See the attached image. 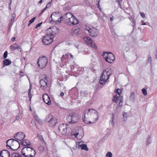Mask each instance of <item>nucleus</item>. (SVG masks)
Wrapping results in <instances>:
<instances>
[{"label": "nucleus", "mask_w": 157, "mask_h": 157, "mask_svg": "<svg viewBox=\"0 0 157 157\" xmlns=\"http://www.w3.org/2000/svg\"><path fill=\"white\" fill-rule=\"evenodd\" d=\"M83 121L86 124L94 123L97 122L99 117L98 112L93 109L85 110L82 114Z\"/></svg>", "instance_id": "nucleus-1"}, {"label": "nucleus", "mask_w": 157, "mask_h": 157, "mask_svg": "<svg viewBox=\"0 0 157 157\" xmlns=\"http://www.w3.org/2000/svg\"><path fill=\"white\" fill-rule=\"evenodd\" d=\"M112 69L110 68H107L103 70L100 77V84L102 85L105 84L112 74Z\"/></svg>", "instance_id": "nucleus-2"}, {"label": "nucleus", "mask_w": 157, "mask_h": 157, "mask_svg": "<svg viewBox=\"0 0 157 157\" xmlns=\"http://www.w3.org/2000/svg\"><path fill=\"white\" fill-rule=\"evenodd\" d=\"M22 154L25 157H34L36 155L35 151L30 147H25L21 150Z\"/></svg>", "instance_id": "nucleus-3"}, {"label": "nucleus", "mask_w": 157, "mask_h": 157, "mask_svg": "<svg viewBox=\"0 0 157 157\" xmlns=\"http://www.w3.org/2000/svg\"><path fill=\"white\" fill-rule=\"evenodd\" d=\"M79 118V116L78 114L72 113L67 116V120L69 123L75 124L78 121Z\"/></svg>", "instance_id": "nucleus-4"}, {"label": "nucleus", "mask_w": 157, "mask_h": 157, "mask_svg": "<svg viewBox=\"0 0 157 157\" xmlns=\"http://www.w3.org/2000/svg\"><path fill=\"white\" fill-rule=\"evenodd\" d=\"M47 63V58L45 56H42L38 58L37 64L38 67L42 69L45 67Z\"/></svg>", "instance_id": "nucleus-5"}, {"label": "nucleus", "mask_w": 157, "mask_h": 157, "mask_svg": "<svg viewBox=\"0 0 157 157\" xmlns=\"http://www.w3.org/2000/svg\"><path fill=\"white\" fill-rule=\"evenodd\" d=\"M46 122L49 123V125L51 127L54 126L57 122V119L56 118H54L51 114L48 115L45 119Z\"/></svg>", "instance_id": "nucleus-6"}, {"label": "nucleus", "mask_w": 157, "mask_h": 157, "mask_svg": "<svg viewBox=\"0 0 157 157\" xmlns=\"http://www.w3.org/2000/svg\"><path fill=\"white\" fill-rule=\"evenodd\" d=\"M103 56L105 61L109 63H111L115 60L114 56L111 52H104Z\"/></svg>", "instance_id": "nucleus-7"}, {"label": "nucleus", "mask_w": 157, "mask_h": 157, "mask_svg": "<svg viewBox=\"0 0 157 157\" xmlns=\"http://www.w3.org/2000/svg\"><path fill=\"white\" fill-rule=\"evenodd\" d=\"M42 41L43 44L44 45H48L51 44L53 41V38L50 36L49 34L43 36Z\"/></svg>", "instance_id": "nucleus-8"}, {"label": "nucleus", "mask_w": 157, "mask_h": 157, "mask_svg": "<svg viewBox=\"0 0 157 157\" xmlns=\"http://www.w3.org/2000/svg\"><path fill=\"white\" fill-rule=\"evenodd\" d=\"M72 16V14L70 12L67 13L63 15V16L61 17V18L65 24L68 23L70 21L69 20L70 18Z\"/></svg>", "instance_id": "nucleus-9"}, {"label": "nucleus", "mask_w": 157, "mask_h": 157, "mask_svg": "<svg viewBox=\"0 0 157 157\" xmlns=\"http://www.w3.org/2000/svg\"><path fill=\"white\" fill-rule=\"evenodd\" d=\"M10 49L11 51H14L17 49L19 51L21 52L22 48L21 46L19 44L16 43L11 45L10 46Z\"/></svg>", "instance_id": "nucleus-10"}, {"label": "nucleus", "mask_w": 157, "mask_h": 157, "mask_svg": "<svg viewBox=\"0 0 157 157\" xmlns=\"http://www.w3.org/2000/svg\"><path fill=\"white\" fill-rule=\"evenodd\" d=\"M58 28L56 27H50L48 29V32H50V35L51 36H55L58 32Z\"/></svg>", "instance_id": "nucleus-11"}, {"label": "nucleus", "mask_w": 157, "mask_h": 157, "mask_svg": "<svg viewBox=\"0 0 157 157\" xmlns=\"http://www.w3.org/2000/svg\"><path fill=\"white\" fill-rule=\"evenodd\" d=\"M25 135L24 133L18 132L16 133L14 137L18 140H21L24 139Z\"/></svg>", "instance_id": "nucleus-12"}, {"label": "nucleus", "mask_w": 157, "mask_h": 157, "mask_svg": "<svg viewBox=\"0 0 157 157\" xmlns=\"http://www.w3.org/2000/svg\"><path fill=\"white\" fill-rule=\"evenodd\" d=\"M89 33L90 35L93 37H96L99 35L98 31L94 27L91 28Z\"/></svg>", "instance_id": "nucleus-13"}, {"label": "nucleus", "mask_w": 157, "mask_h": 157, "mask_svg": "<svg viewBox=\"0 0 157 157\" xmlns=\"http://www.w3.org/2000/svg\"><path fill=\"white\" fill-rule=\"evenodd\" d=\"M69 20L70 21V22L67 23V24L73 25H77L78 23V21L77 19L73 14L72 17L70 18V19Z\"/></svg>", "instance_id": "nucleus-14"}, {"label": "nucleus", "mask_w": 157, "mask_h": 157, "mask_svg": "<svg viewBox=\"0 0 157 157\" xmlns=\"http://www.w3.org/2000/svg\"><path fill=\"white\" fill-rule=\"evenodd\" d=\"M43 98L44 102L48 105L51 104V101L49 96L47 94H44L43 96Z\"/></svg>", "instance_id": "nucleus-15"}, {"label": "nucleus", "mask_w": 157, "mask_h": 157, "mask_svg": "<svg viewBox=\"0 0 157 157\" xmlns=\"http://www.w3.org/2000/svg\"><path fill=\"white\" fill-rule=\"evenodd\" d=\"M47 80L46 77L44 79H41L40 81V87H43L44 89H45L47 86Z\"/></svg>", "instance_id": "nucleus-16"}, {"label": "nucleus", "mask_w": 157, "mask_h": 157, "mask_svg": "<svg viewBox=\"0 0 157 157\" xmlns=\"http://www.w3.org/2000/svg\"><path fill=\"white\" fill-rule=\"evenodd\" d=\"M2 155L3 157H9L10 155V153L6 150H3L0 152V155Z\"/></svg>", "instance_id": "nucleus-17"}, {"label": "nucleus", "mask_w": 157, "mask_h": 157, "mask_svg": "<svg viewBox=\"0 0 157 157\" xmlns=\"http://www.w3.org/2000/svg\"><path fill=\"white\" fill-rule=\"evenodd\" d=\"M89 41L90 42H88V43L89 44V45H90L91 47L94 48L95 50H97L98 48L96 46L95 44L92 42L93 40H91V39H90L89 40Z\"/></svg>", "instance_id": "nucleus-18"}, {"label": "nucleus", "mask_w": 157, "mask_h": 157, "mask_svg": "<svg viewBox=\"0 0 157 157\" xmlns=\"http://www.w3.org/2000/svg\"><path fill=\"white\" fill-rule=\"evenodd\" d=\"M80 142L79 143V147H80L82 150H84L86 151L89 150L88 148L87 147L86 144H80Z\"/></svg>", "instance_id": "nucleus-19"}, {"label": "nucleus", "mask_w": 157, "mask_h": 157, "mask_svg": "<svg viewBox=\"0 0 157 157\" xmlns=\"http://www.w3.org/2000/svg\"><path fill=\"white\" fill-rule=\"evenodd\" d=\"M11 63V61L9 59H5L3 61V63L4 66H8Z\"/></svg>", "instance_id": "nucleus-20"}, {"label": "nucleus", "mask_w": 157, "mask_h": 157, "mask_svg": "<svg viewBox=\"0 0 157 157\" xmlns=\"http://www.w3.org/2000/svg\"><path fill=\"white\" fill-rule=\"evenodd\" d=\"M70 54L69 53L66 54L65 55H63L61 58V61L64 60V59L65 57L67 59H70Z\"/></svg>", "instance_id": "nucleus-21"}, {"label": "nucleus", "mask_w": 157, "mask_h": 157, "mask_svg": "<svg viewBox=\"0 0 157 157\" xmlns=\"http://www.w3.org/2000/svg\"><path fill=\"white\" fill-rule=\"evenodd\" d=\"M14 141L17 142L19 143L18 142L17 140H15L14 139H11L8 140L6 141V144H8L10 145H12L13 144V143Z\"/></svg>", "instance_id": "nucleus-22"}, {"label": "nucleus", "mask_w": 157, "mask_h": 157, "mask_svg": "<svg viewBox=\"0 0 157 157\" xmlns=\"http://www.w3.org/2000/svg\"><path fill=\"white\" fill-rule=\"evenodd\" d=\"M66 124H60L58 127V129L60 132L61 133L63 129V128L66 127Z\"/></svg>", "instance_id": "nucleus-23"}, {"label": "nucleus", "mask_w": 157, "mask_h": 157, "mask_svg": "<svg viewBox=\"0 0 157 157\" xmlns=\"http://www.w3.org/2000/svg\"><path fill=\"white\" fill-rule=\"evenodd\" d=\"M151 136L150 135H148L147 137V141L146 142V146H148L149 144L151 143Z\"/></svg>", "instance_id": "nucleus-24"}, {"label": "nucleus", "mask_w": 157, "mask_h": 157, "mask_svg": "<svg viewBox=\"0 0 157 157\" xmlns=\"http://www.w3.org/2000/svg\"><path fill=\"white\" fill-rule=\"evenodd\" d=\"M135 93L134 92H132L131 93L130 96V99L132 101H134L135 100Z\"/></svg>", "instance_id": "nucleus-25"}, {"label": "nucleus", "mask_w": 157, "mask_h": 157, "mask_svg": "<svg viewBox=\"0 0 157 157\" xmlns=\"http://www.w3.org/2000/svg\"><path fill=\"white\" fill-rule=\"evenodd\" d=\"M80 31V29L79 28L75 29L73 31L72 35L74 36L77 35L78 34Z\"/></svg>", "instance_id": "nucleus-26"}, {"label": "nucleus", "mask_w": 157, "mask_h": 157, "mask_svg": "<svg viewBox=\"0 0 157 157\" xmlns=\"http://www.w3.org/2000/svg\"><path fill=\"white\" fill-rule=\"evenodd\" d=\"M65 128H63V129L61 133L63 135H66L67 132V130L68 128H67V125L66 124V127H65Z\"/></svg>", "instance_id": "nucleus-27"}, {"label": "nucleus", "mask_w": 157, "mask_h": 157, "mask_svg": "<svg viewBox=\"0 0 157 157\" xmlns=\"http://www.w3.org/2000/svg\"><path fill=\"white\" fill-rule=\"evenodd\" d=\"M30 142L26 140H23L22 142V145L24 146L30 145Z\"/></svg>", "instance_id": "nucleus-28"}, {"label": "nucleus", "mask_w": 157, "mask_h": 157, "mask_svg": "<svg viewBox=\"0 0 157 157\" xmlns=\"http://www.w3.org/2000/svg\"><path fill=\"white\" fill-rule=\"evenodd\" d=\"M56 14V12L52 13L51 16L49 18V21L51 23H52V17Z\"/></svg>", "instance_id": "nucleus-29"}, {"label": "nucleus", "mask_w": 157, "mask_h": 157, "mask_svg": "<svg viewBox=\"0 0 157 157\" xmlns=\"http://www.w3.org/2000/svg\"><path fill=\"white\" fill-rule=\"evenodd\" d=\"M80 94L81 96L82 97H85L87 95L88 92L86 91H81L80 93Z\"/></svg>", "instance_id": "nucleus-30"}, {"label": "nucleus", "mask_w": 157, "mask_h": 157, "mask_svg": "<svg viewBox=\"0 0 157 157\" xmlns=\"http://www.w3.org/2000/svg\"><path fill=\"white\" fill-rule=\"evenodd\" d=\"M113 101L115 103H117L118 100V97L117 95H114L113 96Z\"/></svg>", "instance_id": "nucleus-31"}, {"label": "nucleus", "mask_w": 157, "mask_h": 157, "mask_svg": "<svg viewBox=\"0 0 157 157\" xmlns=\"http://www.w3.org/2000/svg\"><path fill=\"white\" fill-rule=\"evenodd\" d=\"M12 157H23L20 154L18 153H14L12 154Z\"/></svg>", "instance_id": "nucleus-32"}, {"label": "nucleus", "mask_w": 157, "mask_h": 157, "mask_svg": "<svg viewBox=\"0 0 157 157\" xmlns=\"http://www.w3.org/2000/svg\"><path fill=\"white\" fill-rule=\"evenodd\" d=\"M114 116L113 114H112V117L111 119V120H110V124L112 125L113 126H114Z\"/></svg>", "instance_id": "nucleus-33"}, {"label": "nucleus", "mask_w": 157, "mask_h": 157, "mask_svg": "<svg viewBox=\"0 0 157 157\" xmlns=\"http://www.w3.org/2000/svg\"><path fill=\"white\" fill-rule=\"evenodd\" d=\"M34 117L35 120L37 121V122L40 123L41 122V120L39 119L38 116L37 114H35L34 116Z\"/></svg>", "instance_id": "nucleus-34"}, {"label": "nucleus", "mask_w": 157, "mask_h": 157, "mask_svg": "<svg viewBox=\"0 0 157 157\" xmlns=\"http://www.w3.org/2000/svg\"><path fill=\"white\" fill-rule=\"evenodd\" d=\"M115 91L116 93L118 94L119 96L121 95V90L119 89H116V90H115Z\"/></svg>", "instance_id": "nucleus-35"}, {"label": "nucleus", "mask_w": 157, "mask_h": 157, "mask_svg": "<svg viewBox=\"0 0 157 157\" xmlns=\"http://www.w3.org/2000/svg\"><path fill=\"white\" fill-rule=\"evenodd\" d=\"M72 135L74 136L75 137H76L77 138H78V137H79L78 136L79 135V132H77V131H76L75 133H72Z\"/></svg>", "instance_id": "nucleus-36"}, {"label": "nucleus", "mask_w": 157, "mask_h": 157, "mask_svg": "<svg viewBox=\"0 0 157 157\" xmlns=\"http://www.w3.org/2000/svg\"><path fill=\"white\" fill-rule=\"evenodd\" d=\"M106 157H112V154L111 152H108L106 154Z\"/></svg>", "instance_id": "nucleus-37"}, {"label": "nucleus", "mask_w": 157, "mask_h": 157, "mask_svg": "<svg viewBox=\"0 0 157 157\" xmlns=\"http://www.w3.org/2000/svg\"><path fill=\"white\" fill-rule=\"evenodd\" d=\"M142 91L144 95H147V91L145 89H142Z\"/></svg>", "instance_id": "nucleus-38"}, {"label": "nucleus", "mask_w": 157, "mask_h": 157, "mask_svg": "<svg viewBox=\"0 0 157 157\" xmlns=\"http://www.w3.org/2000/svg\"><path fill=\"white\" fill-rule=\"evenodd\" d=\"M123 97L122 96H119V97H118V100L120 101L119 102V105H120L121 102H123Z\"/></svg>", "instance_id": "nucleus-39"}, {"label": "nucleus", "mask_w": 157, "mask_h": 157, "mask_svg": "<svg viewBox=\"0 0 157 157\" xmlns=\"http://www.w3.org/2000/svg\"><path fill=\"white\" fill-rule=\"evenodd\" d=\"M14 20V18H11V22H10L9 24V25L10 26H10H12L13 25V22Z\"/></svg>", "instance_id": "nucleus-40"}, {"label": "nucleus", "mask_w": 157, "mask_h": 157, "mask_svg": "<svg viewBox=\"0 0 157 157\" xmlns=\"http://www.w3.org/2000/svg\"><path fill=\"white\" fill-rule=\"evenodd\" d=\"M36 18V17H34L32 18L31 20H30L29 21V24H31L33 23L35 20Z\"/></svg>", "instance_id": "nucleus-41"}, {"label": "nucleus", "mask_w": 157, "mask_h": 157, "mask_svg": "<svg viewBox=\"0 0 157 157\" xmlns=\"http://www.w3.org/2000/svg\"><path fill=\"white\" fill-rule=\"evenodd\" d=\"M8 52L7 51H6L4 53L3 57L5 59L7 56Z\"/></svg>", "instance_id": "nucleus-42"}, {"label": "nucleus", "mask_w": 157, "mask_h": 157, "mask_svg": "<svg viewBox=\"0 0 157 157\" xmlns=\"http://www.w3.org/2000/svg\"><path fill=\"white\" fill-rule=\"evenodd\" d=\"M91 29L88 26H86L85 27V29L87 30L89 33L90 31V30H91Z\"/></svg>", "instance_id": "nucleus-43"}, {"label": "nucleus", "mask_w": 157, "mask_h": 157, "mask_svg": "<svg viewBox=\"0 0 157 157\" xmlns=\"http://www.w3.org/2000/svg\"><path fill=\"white\" fill-rule=\"evenodd\" d=\"M6 147H7V148L8 149H10L11 150H13V151L16 150H14L13 148H12L8 144H6Z\"/></svg>", "instance_id": "nucleus-44"}, {"label": "nucleus", "mask_w": 157, "mask_h": 157, "mask_svg": "<svg viewBox=\"0 0 157 157\" xmlns=\"http://www.w3.org/2000/svg\"><path fill=\"white\" fill-rule=\"evenodd\" d=\"M64 60L63 61H61V62L62 63H67V59L65 57L64 58Z\"/></svg>", "instance_id": "nucleus-45"}, {"label": "nucleus", "mask_w": 157, "mask_h": 157, "mask_svg": "<svg viewBox=\"0 0 157 157\" xmlns=\"http://www.w3.org/2000/svg\"><path fill=\"white\" fill-rule=\"evenodd\" d=\"M127 113H124L123 115V116L124 119H126L127 118Z\"/></svg>", "instance_id": "nucleus-46"}, {"label": "nucleus", "mask_w": 157, "mask_h": 157, "mask_svg": "<svg viewBox=\"0 0 157 157\" xmlns=\"http://www.w3.org/2000/svg\"><path fill=\"white\" fill-rule=\"evenodd\" d=\"M52 2H49L48 4H47L46 6V8H49L50 7L51 5V4Z\"/></svg>", "instance_id": "nucleus-47"}, {"label": "nucleus", "mask_w": 157, "mask_h": 157, "mask_svg": "<svg viewBox=\"0 0 157 157\" xmlns=\"http://www.w3.org/2000/svg\"><path fill=\"white\" fill-rule=\"evenodd\" d=\"M42 24V22H41L40 23L37 24L35 28L37 29L38 27H40L41 26Z\"/></svg>", "instance_id": "nucleus-48"}, {"label": "nucleus", "mask_w": 157, "mask_h": 157, "mask_svg": "<svg viewBox=\"0 0 157 157\" xmlns=\"http://www.w3.org/2000/svg\"><path fill=\"white\" fill-rule=\"evenodd\" d=\"M61 21H62V19L61 18V17L60 18H59L58 20H56V23H57V22L59 23H60L61 22Z\"/></svg>", "instance_id": "nucleus-49"}, {"label": "nucleus", "mask_w": 157, "mask_h": 157, "mask_svg": "<svg viewBox=\"0 0 157 157\" xmlns=\"http://www.w3.org/2000/svg\"><path fill=\"white\" fill-rule=\"evenodd\" d=\"M28 95L29 98V100L30 101L32 96V94H31V93H29Z\"/></svg>", "instance_id": "nucleus-50"}, {"label": "nucleus", "mask_w": 157, "mask_h": 157, "mask_svg": "<svg viewBox=\"0 0 157 157\" xmlns=\"http://www.w3.org/2000/svg\"><path fill=\"white\" fill-rule=\"evenodd\" d=\"M140 15L141 17L143 18H144L145 17L144 13L143 12H140Z\"/></svg>", "instance_id": "nucleus-51"}, {"label": "nucleus", "mask_w": 157, "mask_h": 157, "mask_svg": "<svg viewBox=\"0 0 157 157\" xmlns=\"http://www.w3.org/2000/svg\"><path fill=\"white\" fill-rule=\"evenodd\" d=\"M98 2V3L97 4V6L98 8L100 10V4H99V1H98V2Z\"/></svg>", "instance_id": "nucleus-52"}, {"label": "nucleus", "mask_w": 157, "mask_h": 157, "mask_svg": "<svg viewBox=\"0 0 157 157\" xmlns=\"http://www.w3.org/2000/svg\"><path fill=\"white\" fill-rule=\"evenodd\" d=\"M55 23V24L56 23V20L54 18H52V23H51L52 24H54Z\"/></svg>", "instance_id": "nucleus-53"}, {"label": "nucleus", "mask_w": 157, "mask_h": 157, "mask_svg": "<svg viewBox=\"0 0 157 157\" xmlns=\"http://www.w3.org/2000/svg\"><path fill=\"white\" fill-rule=\"evenodd\" d=\"M15 39H16V38L15 37H13L12 38H11V40L13 42H14V41H15Z\"/></svg>", "instance_id": "nucleus-54"}, {"label": "nucleus", "mask_w": 157, "mask_h": 157, "mask_svg": "<svg viewBox=\"0 0 157 157\" xmlns=\"http://www.w3.org/2000/svg\"><path fill=\"white\" fill-rule=\"evenodd\" d=\"M151 58L150 56H149L148 57V61H151Z\"/></svg>", "instance_id": "nucleus-55"}, {"label": "nucleus", "mask_w": 157, "mask_h": 157, "mask_svg": "<svg viewBox=\"0 0 157 157\" xmlns=\"http://www.w3.org/2000/svg\"><path fill=\"white\" fill-rule=\"evenodd\" d=\"M141 22L142 23L141 25H146V23L144 22V21H142Z\"/></svg>", "instance_id": "nucleus-56"}, {"label": "nucleus", "mask_w": 157, "mask_h": 157, "mask_svg": "<svg viewBox=\"0 0 157 157\" xmlns=\"http://www.w3.org/2000/svg\"><path fill=\"white\" fill-rule=\"evenodd\" d=\"M20 119V117L19 116H17L16 117V120H18Z\"/></svg>", "instance_id": "nucleus-57"}, {"label": "nucleus", "mask_w": 157, "mask_h": 157, "mask_svg": "<svg viewBox=\"0 0 157 157\" xmlns=\"http://www.w3.org/2000/svg\"><path fill=\"white\" fill-rule=\"evenodd\" d=\"M64 95V94L63 92H62L60 94V96L61 97L63 96Z\"/></svg>", "instance_id": "nucleus-58"}, {"label": "nucleus", "mask_w": 157, "mask_h": 157, "mask_svg": "<svg viewBox=\"0 0 157 157\" xmlns=\"http://www.w3.org/2000/svg\"><path fill=\"white\" fill-rule=\"evenodd\" d=\"M31 86H30L29 89V93H31Z\"/></svg>", "instance_id": "nucleus-59"}, {"label": "nucleus", "mask_w": 157, "mask_h": 157, "mask_svg": "<svg viewBox=\"0 0 157 157\" xmlns=\"http://www.w3.org/2000/svg\"><path fill=\"white\" fill-rule=\"evenodd\" d=\"M113 17H110V20L111 21H113Z\"/></svg>", "instance_id": "nucleus-60"}, {"label": "nucleus", "mask_w": 157, "mask_h": 157, "mask_svg": "<svg viewBox=\"0 0 157 157\" xmlns=\"http://www.w3.org/2000/svg\"><path fill=\"white\" fill-rule=\"evenodd\" d=\"M87 39L88 40V42H90V41H89V40H90L91 39L89 37H87Z\"/></svg>", "instance_id": "nucleus-61"}, {"label": "nucleus", "mask_w": 157, "mask_h": 157, "mask_svg": "<svg viewBox=\"0 0 157 157\" xmlns=\"http://www.w3.org/2000/svg\"><path fill=\"white\" fill-rule=\"evenodd\" d=\"M42 2H43V1H42V0H40L39 1V3L40 4H41V3H42Z\"/></svg>", "instance_id": "nucleus-62"}, {"label": "nucleus", "mask_w": 157, "mask_h": 157, "mask_svg": "<svg viewBox=\"0 0 157 157\" xmlns=\"http://www.w3.org/2000/svg\"><path fill=\"white\" fill-rule=\"evenodd\" d=\"M70 55L71 58H73V55L71 54V53H70Z\"/></svg>", "instance_id": "nucleus-63"}, {"label": "nucleus", "mask_w": 157, "mask_h": 157, "mask_svg": "<svg viewBox=\"0 0 157 157\" xmlns=\"http://www.w3.org/2000/svg\"><path fill=\"white\" fill-rule=\"evenodd\" d=\"M40 140L41 141L42 140L43 141L44 140H43V138L42 137V136H41V138H40Z\"/></svg>", "instance_id": "nucleus-64"}]
</instances>
